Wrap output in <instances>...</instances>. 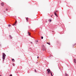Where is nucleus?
Listing matches in <instances>:
<instances>
[{
	"mask_svg": "<svg viewBox=\"0 0 76 76\" xmlns=\"http://www.w3.org/2000/svg\"><path fill=\"white\" fill-rule=\"evenodd\" d=\"M47 43L49 45H50V43L47 42Z\"/></svg>",
	"mask_w": 76,
	"mask_h": 76,
	"instance_id": "9d476101",
	"label": "nucleus"
},
{
	"mask_svg": "<svg viewBox=\"0 0 76 76\" xmlns=\"http://www.w3.org/2000/svg\"><path fill=\"white\" fill-rule=\"evenodd\" d=\"M54 13L55 16H56L57 17H58V15H57V13H56V12H54Z\"/></svg>",
	"mask_w": 76,
	"mask_h": 76,
	"instance_id": "20e7f679",
	"label": "nucleus"
},
{
	"mask_svg": "<svg viewBox=\"0 0 76 76\" xmlns=\"http://www.w3.org/2000/svg\"><path fill=\"white\" fill-rule=\"evenodd\" d=\"M34 72H36V69H34Z\"/></svg>",
	"mask_w": 76,
	"mask_h": 76,
	"instance_id": "2eb2a0df",
	"label": "nucleus"
},
{
	"mask_svg": "<svg viewBox=\"0 0 76 76\" xmlns=\"http://www.w3.org/2000/svg\"><path fill=\"white\" fill-rule=\"evenodd\" d=\"M74 61L75 63V64H76V59H74Z\"/></svg>",
	"mask_w": 76,
	"mask_h": 76,
	"instance_id": "423d86ee",
	"label": "nucleus"
},
{
	"mask_svg": "<svg viewBox=\"0 0 76 76\" xmlns=\"http://www.w3.org/2000/svg\"><path fill=\"white\" fill-rule=\"evenodd\" d=\"M4 3L3 2H2L1 3V6H4Z\"/></svg>",
	"mask_w": 76,
	"mask_h": 76,
	"instance_id": "39448f33",
	"label": "nucleus"
},
{
	"mask_svg": "<svg viewBox=\"0 0 76 76\" xmlns=\"http://www.w3.org/2000/svg\"><path fill=\"white\" fill-rule=\"evenodd\" d=\"M30 43H31L32 44V42H31Z\"/></svg>",
	"mask_w": 76,
	"mask_h": 76,
	"instance_id": "6ab92c4d",
	"label": "nucleus"
},
{
	"mask_svg": "<svg viewBox=\"0 0 76 76\" xmlns=\"http://www.w3.org/2000/svg\"><path fill=\"white\" fill-rule=\"evenodd\" d=\"M47 71L48 72V74H50V73L51 72V71H50V69H48Z\"/></svg>",
	"mask_w": 76,
	"mask_h": 76,
	"instance_id": "f03ea898",
	"label": "nucleus"
},
{
	"mask_svg": "<svg viewBox=\"0 0 76 76\" xmlns=\"http://www.w3.org/2000/svg\"><path fill=\"white\" fill-rule=\"evenodd\" d=\"M13 66H14V65L13 64Z\"/></svg>",
	"mask_w": 76,
	"mask_h": 76,
	"instance_id": "a878e982",
	"label": "nucleus"
},
{
	"mask_svg": "<svg viewBox=\"0 0 76 76\" xmlns=\"http://www.w3.org/2000/svg\"><path fill=\"white\" fill-rule=\"evenodd\" d=\"M10 37L11 39H12V37L10 35Z\"/></svg>",
	"mask_w": 76,
	"mask_h": 76,
	"instance_id": "0eeeda50",
	"label": "nucleus"
},
{
	"mask_svg": "<svg viewBox=\"0 0 76 76\" xmlns=\"http://www.w3.org/2000/svg\"><path fill=\"white\" fill-rule=\"evenodd\" d=\"M56 12H58V10H56Z\"/></svg>",
	"mask_w": 76,
	"mask_h": 76,
	"instance_id": "dca6fc26",
	"label": "nucleus"
},
{
	"mask_svg": "<svg viewBox=\"0 0 76 76\" xmlns=\"http://www.w3.org/2000/svg\"><path fill=\"white\" fill-rule=\"evenodd\" d=\"M28 34L30 36V34L29 33V32H28Z\"/></svg>",
	"mask_w": 76,
	"mask_h": 76,
	"instance_id": "4468645a",
	"label": "nucleus"
},
{
	"mask_svg": "<svg viewBox=\"0 0 76 76\" xmlns=\"http://www.w3.org/2000/svg\"><path fill=\"white\" fill-rule=\"evenodd\" d=\"M41 38H42V39H43V37H42Z\"/></svg>",
	"mask_w": 76,
	"mask_h": 76,
	"instance_id": "f3484780",
	"label": "nucleus"
},
{
	"mask_svg": "<svg viewBox=\"0 0 76 76\" xmlns=\"http://www.w3.org/2000/svg\"><path fill=\"white\" fill-rule=\"evenodd\" d=\"M65 76H68V75L67 74H65Z\"/></svg>",
	"mask_w": 76,
	"mask_h": 76,
	"instance_id": "f8f14e48",
	"label": "nucleus"
},
{
	"mask_svg": "<svg viewBox=\"0 0 76 76\" xmlns=\"http://www.w3.org/2000/svg\"><path fill=\"white\" fill-rule=\"evenodd\" d=\"M10 76H12V75L11 74L10 75Z\"/></svg>",
	"mask_w": 76,
	"mask_h": 76,
	"instance_id": "a211bd4d",
	"label": "nucleus"
},
{
	"mask_svg": "<svg viewBox=\"0 0 76 76\" xmlns=\"http://www.w3.org/2000/svg\"><path fill=\"white\" fill-rule=\"evenodd\" d=\"M48 21L50 22H51V20H49Z\"/></svg>",
	"mask_w": 76,
	"mask_h": 76,
	"instance_id": "9b49d317",
	"label": "nucleus"
},
{
	"mask_svg": "<svg viewBox=\"0 0 76 76\" xmlns=\"http://www.w3.org/2000/svg\"><path fill=\"white\" fill-rule=\"evenodd\" d=\"M52 16H53V15L51 16V17H52Z\"/></svg>",
	"mask_w": 76,
	"mask_h": 76,
	"instance_id": "b1692460",
	"label": "nucleus"
},
{
	"mask_svg": "<svg viewBox=\"0 0 76 76\" xmlns=\"http://www.w3.org/2000/svg\"><path fill=\"white\" fill-rule=\"evenodd\" d=\"M12 61H13V62L15 61V59H12Z\"/></svg>",
	"mask_w": 76,
	"mask_h": 76,
	"instance_id": "1a4fd4ad",
	"label": "nucleus"
},
{
	"mask_svg": "<svg viewBox=\"0 0 76 76\" xmlns=\"http://www.w3.org/2000/svg\"><path fill=\"white\" fill-rule=\"evenodd\" d=\"M6 54L4 53H3L2 54V58L3 60V61H4V59H5V58H6Z\"/></svg>",
	"mask_w": 76,
	"mask_h": 76,
	"instance_id": "f257e3e1",
	"label": "nucleus"
},
{
	"mask_svg": "<svg viewBox=\"0 0 76 76\" xmlns=\"http://www.w3.org/2000/svg\"><path fill=\"white\" fill-rule=\"evenodd\" d=\"M16 23H17V22H15L13 25H12L13 26H14V25H15V26H16Z\"/></svg>",
	"mask_w": 76,
	"mask_h": 76,
	"instance_id": "7ed1b4c3",
	"label": "nucleus"
},
{
	"mask_svg": "<svg viewBox=\"0 0 76 76\" xmlns=\"http://www.w3.org/2000/svg\"><path fill=\"white\" fill-rule=\"evenodd\" d=\"M37 42H38V40H37Z\"/></svg>",
	"mask_w": 76,
	"mask_h": 76,
	"instance_id": "5701e85b",
	"label": "nucleus"
},
{
	"mask_svg": "<svg viewBox=\"0 0 76 76\" xmlns=\"http://www.w3.org/2000/svg\"><path fill=\"white\" fill-rule=\"evenodd\" d=\"M8 26H9V27H10V26H11V25H8Z\"/></svg>",
	"mask_w": 76,
	"mask_h": 76,
	"instance_id": "ddd939ff",
	"label": "nucleus"
},
{
	"mask_svg": "<svg viewBox=\"0 0 76 76\" xmlns=\"http://www.w3.org/2000/svg\"><path fill=\"white\" fill-rule=\"evenodd\" d=\"M15 22H17V20H16Z\"/></svg>",
	"mask_w": 76,
	"mask_h": 76,
	"instance_id": "4be33fe9",
	"label": "nucleus"
},
{
	"mask_svg": "<svg viewBox=\"0 0 76 76\" xmlns=\"http://www.w3.org/2000/svg\"><path fill=\"white\" fill-rule=\"evenodd\" d=\"M37 63H38V62H37Z\"/></svg>",
	"mask_w": 76,
	"mask_h": 76,
	"instance_id": "393cba45",
	"label": "nucleus"
},
{
	"mask_svg": "<svg viewBox=\"0 0 76 76\" xmlns=\"http://www.w3.org/2000/svg\"><path fill=\"white\" fill-rule=\"evenodd\" d=\"M6 10L7 11V9H6Z\"/></svg>",
	"mask_w": 76,
	"mask_h": 76,
	"instance_id": "412c9836",
	"label": "nucleus"
},
{
	"mask_svg": "<svg viewBox=\"0 0 76 76\" xmlns=\"http://www.w3.org/2000/svg\"><path fill=\"white\" fill-rule=\"evenodd\" d=\"M26 20L28 22V18H26Z\"/></svg>",
	"mask_w": 76,
	"mask_h": 76,
	"instance_id": "6e6552de",
	"label": "nucleus"
},
{
	"mask_svg": "<svg viewBox=\"0 0 76 76\" xmlns=\"http://www.w3.org/2000/svg\"><path fill=\"white\" fill-rule=\"evenodd\" d=\"M37 58H39V56H37Z\"/></svg>",
	"mask_w": 76,
	"mask_h": 76,
	"instance_id": "aec40b11",
	"label": "nucleus"
}]
</instances>
